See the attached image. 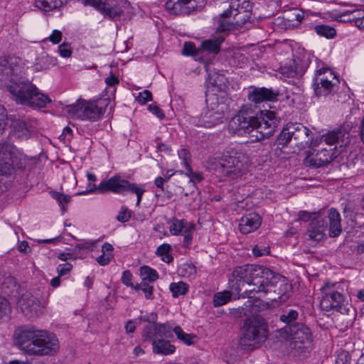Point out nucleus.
I'll use <instances>...</instances> for the list:
<instances>
[{"instance_id": "nucleus-1", "label": "nucleus", "mask_w": 364, "mask_h": 364, "mask_svg": "<svg viewBox=\"0 0 364 364\" xmlns=\"http://www.w3.org/2000/svg\"><path fill=\"white\" fill-rule=\"evenodd\" d=\"M232 277L238 284H232L233 294L243 298L257 297L256 294L266 295L273 294L271 300L284 301L289 296L287 294L289 286L285 279L270 269L257 264H246L236 267Z\"/></svg>"}, {"instance_id": "nucleus-2", "label": "nucleus", "mask_w": 364, "mask_h": 364, "mask_svg": "<svg viewBox=\"0 0 364 364\" xmlns=\"http://www.w3.org/2000/svg\"><path fill=\"white\" fill-rule=\"evenodd\" d=\"M279 120L272 111H261L259 117L244 106L229 122V129L238 135L255 133L252 136L260 141L269 138L276 130Z\"/></svg>"}, {"instance_id": "nucleus-3", "label": "nucleus", "mask_w": 364, "mask_h": 364, "mask_svg": "<svg viewBox=\"0 0 364 364\" xmlns=\"http://www.w3.org/2000/svg\"><path fill=\"white\" fill-rule=\"evenodd\" d=\"M16 344L30 355H53L59 350L57 336L46 331L37 329L33 326L20 327L15 331Z\"/></svg>"}, {"instance_id": "nucleus-4", "label": "nucleus", "mask_w": 364, "mask_h": 364, "mask_svg": "<svg viewBox=\"0 0 364 364\" xmlns=\"http://www.w3.org/2000/svg\"><path fill=\"white\" fill-rule=\"evenodd\" d=\"M6 86L18 104L36 109L46 107L52 102L47 95L40 92L38 88L29 81L16 80L8 83Z\"/></svg>"}, {"instance_id": "nucleus-5", "label": "nucleus", "mask_w": 364, "mask_h": 364, "mask_svg": "<svg viewBox=\"0 0 364 364\" xmlns=\"http://www.w3.org/2000/svg\"><path fill=\"white\" fill-rule=\"evenodd\" d=\"M26 156L14 145L0 144V193L7 188L16 169L25 167Z\"/></svg>"}, {"instance_id": "nucleus-6", "label": "nucleus", "mask_w": 364, "mask_h": 364, "mask_svg": "<svg viewBox=\"0 0 364 364\" xmlns=\"http://www.w3.org/2000/svg\"><path fill=\"white\" fill-rule=\"evenodd\" d=\"M210 166L226 179L235 180L240 178L249 167L248 158L242 152L231 151L209 161Z\"/></svg>"}, {"instance_id": "nucleus-7", "label": "nucleus", "mask_w": 364, "mask_h": 364, "mask_svg": "<svg viewBox=\"0 0 364 364\" xmlns=\"http://www.w3.org/2000/svg\"><path fill=\"white\" fill-rule=\"evenodd\" d=\"M267 333V324L264 318L258 316L248 317L241 329L239 345L243 350H253L265 342Z\"/></svg>"}, {"instance_id": "nucleus-8", "label": "nucleus", "mask_w": 364, "mask_h": 364, "mask_svg": "<svg viewBox=\"0 0 364 364\" xmlns=\"http://www.w3.org/2000/svg\"><path fill=\"white\" fill-rule=\"evenodd\" d=\"M329 225V236L338 237L342 232L341 224V215L334 208L328 210L327 217L321 215H314L309 223L307 230L309 239L318 242L326 238V230Z\"/></svg>"}, {"instance_id": "nucleus-9", "label": "nucleus", "mask_w": 364, "mask_h": 364, "mask_svg": "<svg viewBox=\"0 0 364 364\" xmlns=\"http://www.w3.org/2000/svg\"><path fill=\"white\" fill-rule=\"evenodd\" d=\"M207 106L201 114L193 118V124L198 127L211 128L224 122L225 114L229 112L228 105L218 97L206 100Z\"/></svg>"}, {"instance_id": "nucleus-10", "label": "nucleus", "mask_w": 364, "mask_h": 364, "mask_svg": "<svg viewBox=\"0 0 364 364\" xmlns=\"http://www.w3.org/2000/svg\"><path fill=\"white\" fill-rule=\"evenodd\" d=\"M311 135L312 132L300 123L288 124L280 132L277 142L282 147L290 144L291 147L301 150L310 146Z\"/></svg>"}, {"instance_id": "nucleus-11", "label": "nucleus", "mask_w": 364, "mask_h": 364, "mask_svg": "<svg viewBox=\"0 0 364 364\" xmlns=\"http://www.w3.org/2000/svg\"><path fill=\"white\" fill-rule=\"evenodd\" d=\"M109 100L100 99L92 102L77 100L75 104L66 106V111L73 119L82 120L97 121L105 112Z\"/></svg>"}, {"instance_id": "nucleus-12", "label": "nucleus", "mask_w": 364, "mask_h": 364, "mask_svg": "<svg viewBox=\"0 0 364 364\" xmlns=\"http://www.w3.org/2000/svg\"><path fill=\"white\" fill-rule=\"evenodd\" d=\"M252 6L249 1L244 0L241 4L235 3L220 14L218 20V30L220 31L231 30L234 25L242 26L251 18Z\"/></svg>"}, {"instance_id": "nucleus-13", "label": "nucleus", "mask_w": 364, "mask_h": 364, "mask_svg": "<svg viewBox=\"0 0 364 364\" xmlns=\"http://www.w3.org/2000/svg\"><path fill=\"white\" fill-rule=\"evenodd\" d=\"M95 190L101 193L107 191H112L118 194H124L128 192L135 193L137 197L136 206H139L142 196L145 192V189L142 186H139L136 183H132L120 176L115 175L108 180L102 181L97 187L95 186L93 189L80 193V194H85Z\"/></svg>"}, {"instance_id": "nucleus-14", "label": "nucleus", "mask_w": 364, "mask_h": 364, "mask_svg": "<svg viewBox=\"0 0 364 364\" xmlns=\"http://www.w3.org/2000/svg\"><path fill=\"white\" fill-rule=\"evenodd\" d=\"M336 284L326 283L322 287L323 296L320 301L321 309L328 311L333 310L342 314H348L350 306L343 294L334 289Z\"/></svg>"}, {"instance_id": "nucleus-15", "label": "nucleus", "mask_w": 364, "mask_h": 364, "mask_svg": "<svg viewBox=\"0 0 364 364\" xmlns=\"http://www.w3.org/2000/svg\"><path fill=\"white\" fill-rule=\"evenodd\" d=\"M339 80L328 68L316 70L313 81L314 93L318 97L334 94L338 89Z\"/></svg>"}, {"instance_id": "nucleus-16", "label": "nucleus", "mask_w": 364, "mask_h": 364, "mask_svg": "<svg viewBox=\"0 0 364 364\" xmlns=\"http://www.w3.org/2000/svg\"><path fill=\"white\" fill-rule=\"evenodd\" d=\"M100 11L112 20L130 19L134 14L127 0H105Z\"/></svg>"}, {"instance_id": "nucleus-17", "label": "nucleus", "mask_w": 364, "mask_h": 364, "mask_svg": "<svg viewBox=\"0 0 364 364\" xmlns=\"http://www.w3.org/2000/svg\"><path fill=\"white\" fill-rule=\"evenodd\" d=\"M205 4V0H168L165 6L171 14L188 15L202 8Z\"/></svg>"}, {"instance_id": "nucleus-18", "label": "nucleus", "mask_w": 364, "mask_h": 364, "mask_svg": "<svg viewBox=\"0 0 364 364\" xmlns=\"http://www.w3.org/2000/svg\"><path fill=\"white\" fill-rule=\"evenodd\" d=\"M286 330L287 338H289L295 343H301L304 345V348L310 347L312 342V333L310 328L304 323L299 322L294 326L288 327Z\"/></svg>"}, {"instance_id": "nucleus-19", "label": "nucleus", "mask_w": 364, "mask_h": 364, "mask_svg": "<svg viewBox=\"0 0 364 364\" xmlns=\"http://www.w3.org/2000/svg\"><path fill=\"white\" fill-rule=\"evenodd\" d=\"M169 231L173 235H183L184 236L183 245L188 247L192 240L195 225L183 219L173 218L169 222Z\"/></svg>"}, {"instance_id": "nucleus-20", "label": "nucleus", "mask_w": 364, "mask_h": 364, "mask_svg": "<svg viewBox=\"0 0 364 364\" xmlns=\"http://www.w3.org/2000/svg\"><path fill=\"white\" fill-rule=\"evenodd\" d=\"M21 73V66L14 57H9L0 60V80L4 81L6 85L17 80Z\"/></svg>"}, {"instance_id": "nucleus-21", "label": "nucleus", "mask_w": 364, "mask_h": 364, "mask_svg": "<svg viewBox=\"0 0 364 364\" xmlns=\"http://www.w3.org/2000/svg\"><path fill=\"white\" fill-rule=\"evenodd\" d=\"M18 306L23 314L33 319L43 314V307L40 301L30 294H24L18 301Z\"/></svg>"}, {"instance_id": "nucleus-22", "label": "nucleus", "mask_w": 364, "mask_h": 364, "mask_svg": "<svg viewBox=\"0 0 364 364\" xmlns=\"http://www.w3.org/2000/svg\"><path fill=\"white\" fill-rule=\"evenodd\" d=\"M248 92V100L255 104H259L265 101L277 100L278 92L266 87H251Z\"/></svg>"}, {"instance_id": "nucleus-23", "label": "nucleus", "mask_w": 364, "mask_h": 364, "mask_svg": "<svg viewBox=\"0 0 364 364\" xmlns=\"http://www.w3.org/2000/svg\"><path fill=\"white\" fill-rule=\"evenodd\" d=\"M331 150L326 148L318 150L316 153L309 154L305 159V163L309 166L320 167L328 164L335 157Z\"/></svg>"}, {"instance_id": "nucleus-24", "label": "nucleus", "mask_w": 364, "mask_h": 364, "mask_svg": "<svg viewBox=\"0 0 364 364\" xmlns=\"http://www.w3.org/2000/svg\"><path fill=\"white\" fill-rule=\"evenodd\" d=\"M306 68V63H303L299 58H296L282 66L280 74L283 77H298L304 75Z\"/></svg>"}, {"instance_id": "nucleus-25", "label": "nucleus", "mask_w": 364, "mask_h": 364, "mask_svg": "<svg viewBox=\"0 0 364 364\" xmlns=\"http://www.w3.org/2000/svg\"><path fill=\"white\" fill-rule=\"evenodd\" d=\"M350 134L344 128H339L328 132L322 136L323 141L329 145L337 144L341 148L346 147L350 143Z\"/></svg>"}, {"instance_id": "nucleus-26", "label": "nucleus", "mask_w": 364, "mask_h": 364, "mask_svg": "<svg viewBox=\"0 0 364 364\" xmlns=\"http://www.w3.org/2000/svg\"><path fill=\"white\" fill-rule=\"evenodd\" d=\"M262 218L256 213H250L240 220L239 228L242 234L250 233L259 228Z\"/></svg>"}, {"instance_id": "nucleus-27", "label": "nucleus", "mask_w": 364, "mask_h": 364, "mask_svg": "<svg viewBox=\"0 0 364 364\" xmlns=\"http://www.w3.org/2000/svg\"><path fill=\"white\" fill-rule=\"evenodd\" d=\"M204 68L208 75V82L218 90H223L227 82L225 75L220 70L212 69L211 65L205 63Z\"/></svg>"}, {"instance_id": "nucleus-28", "label": "nucleus", "mask_w": 364, "mask_h": 364, "mask_svg": "<svg viewBox=\"0 0 364 364\" xmlns=\"http://www.w3.org/2000/svg\"><path fill=\"white\" fill-rule=\"evenodd\" d=\"M299 311L295 309H285L283 311L282 314L280 315V321L285 324L281 328L282 333H285L287 331L286 330L288 327L294 326L296 323H299Z\"/></svg>"}, {"instance_id": "nucleus-29", "label": "nucleus", "mask_w": 364, "mask_h": 364, "mask_svg": "<svg viewBox=\"0 0 364 364\" xmlns=\"http://www.w3.org/2000/svg\"><path fill=\"white\" fill-rule=\"evenodd\" d=\"M11 132L13 134L20 139H28L31 133L25 122L21 120H15L11 124Z\"/></svg>"}, {"instance_id": "nucleus-30", "label": "nucleus", "mask_w": 364, "mask_h": 364, "mask_svg": "<svg viewBox=\"0 0 364 364\" xmlns=\"http://www.w3.org/2000/svg\"><path fill=\"white\" fill-rule=\"evenodd\" d=\"M152 346L154 352L157 354L169 355L175 351V347L164 339L154 341Z\"/></svg>"}, {"instance_id": "nucleus-31", "label": "nucleus", "mask_w": 364, "mask_h": 364, "mask_svg": "<svg viewBox=\"0 0 364 364\" xmlns=\"http://www.w3.org/2000/svg\"><path fill=\"white\" fill-rule=\"evenodd\" d=\"M67 0H36L35 6L44 11H50L61 7Z\"/></svg>"}, {"instance_id": "nucleus-32", "label": "nucleus", "mask_w": 364, "mask_h": 364, "mask_svg": "<svg viewBox=\"0 0 364 364\" xmlns=\"http://www.w3.org/2000/svg\"><path fill=\"white\" fill-rule=\"evenodd\" d=\"M113 250L114 248L111 244L105 243L102 246V254L96 259L98 264L101 266L107 265L114 258Z\"/></svg>"}, {"instance_id": "nucleus-33", "label": "nucleus", "mask_w": 364, "mask_h": 364, "mask_svg": "<svg viewBox=\"0 0 364 364\" xmlns=\"http://www.w3.org/2000/svg\"><path fill=\"white\" fill-rule=\"evenodd\" d=\"M223 41L224 39L222 37H217L214 38L205 40L202 41L201 47L203 50L205 51L213 53H218L220 51V46Z\"/></svg>"}, {"instance_id": "nucleus-34", "label": "nucleus", "mask_w": 364, "mask_h": 364, "mask_svg": "<svg viewBox=\"0 0 364 364\" xmlns=\"http://www.w3.org/2000/svg\"><path fill=\"white\" fill-rule=\"evenodd\" d=\"M140 276L142 279L141 282H145V283L154 282L159 278L157 272L148 266H143L140 268Z\"/></svg>"}, {"instance_id": "nucleus-35", "label": "nucleus", "mask_w": 364, "mask_h": 364, "mask_svg": "<svg viewBox=\"0 0 364 364\" xmlns=\"http://www.w3.org/2000/svg\"><path fill=\"white\" fill-rule=\"evenodd\" d=\"M144 341H157L159 339L157 324L156 323H149L146 326L142 332Z\"/></svg>"}, {"instance_id": "nucleus-36", "label": "nucleus", "mask_w": 364, "mask_h": 364, "mask_svg": "<svg viewBox=\"0 0 364 364\" xmlns=\"http://www.w3.org/2000/svg\"><path fill=\"white\" fill-rule=\"evenodd\" d=\"M171 251V245L167 243H164L158 247L156 253L158 256L161 257L162 261L166 263H170L173 260Z\"/></svg>"}, {"instance_id": "nucleus-37", "label": "nucleus", "mask_w": 364, "mask_h": 364, "mask_svg": "<svg viewBox=\"0 0 364 364\" xmlns=\"http://www.w3.org/2000/svg\"><path fill=\"white\" fill-rule=\"evenodd\" d=\"M93 245L94 243L88 242L77 244L73 250L74 258H83L86 254L92 250Z\"/></svg>"}, {"instance_id": "nucleus-38", "label": "nucleus", "mask_w": 364, "mask_h": 364, "mask_svg": "<svg viewBox=\"0 0 364 364\" xmlns=\"http://www.w3.org/2000/svg\"><path fill=\"white\" fill-rule=\"evenodd\" d=\"M188 285L183 282H173L170 284L169 289L173 297L185 295L188 291Z\"/></svg>"}, {"instance_id": "nucleus-39", "label": "nucleus", "mask_w": 364, "mask_h": 364, "mask_svg": "<svg viewBox=\"0 0 364 364\" xmlns=\"http://www.w3.org/2000/svg\"><path fill=\"white\" fill-rule=\"evenodd\" d=\"M314 29L318 35L326 38H333L336 35L335 28L328 25H317Z\"/></svg>"}, {"instance_id": "nucleus-40", "label": "nucleus", "mask_w": 364, "mask_h": 364, "mask_svg": "<svg viewBox=\"0 0 364 364\" xmlns=\"http://www.w3.org/2000/svg\"><path fill=\"white\" fill-rule=\"evenodd\" d=\"M159 339L171 338L173 337V328L168 323H156Z\"/></svg>"}, {"instance_id": "nucleus-41", "label": "nucleus", "mask_w": 364, "mask_h": 364, "mask_svg": "<svg viewBox=\"0 0 364 364\" xmlns=\"http://www.w3.org/2000/svg\"><path fill=\"white\" fill-rule=\"evenodd\" d=\"M173 332L179 340L182 341L187 345L193 344V340L196 338V336L183 332L180 326H176L173 328Z\"/></svg>"}, {"instance_id": "nucleus-42", "label": "nucleus", "mask_w": 364, "mask_h": 364, "mask_svg": "<svg viewBox=\"0 0 364 364\" xmlns=\"http://www.w3.org/2000/svg\"><path fill=\"white\" fill-rule=\"evenodd\" d=\"M50 195L53 198L57 200L59 205L61 207L63 213L65 212V205L70 201V196L68 195H65L58 191H51Z\"/></svg>"}, {"instance_id": "nucleus-43", "label": "nucleus", "mask_w": 364, "mask_h": 364, "mask_svg": "<svg viewBox=\"0 0 364 364\" xmlns=\"http://www.w3.org/2000/svg\"><path fill=\"white\" fill-rule=\"evenodd\" d=\"M231 299L230 291H223L217 293L213 298V304L215 306H220L225 304Z\"/></svg>"}, {"instance_id": "nucleus-44", "label": "nucleus", "mask_w": 364, "mask_h": 364, "mask_svg": "<svg viewBox=\"0 0 364 364\" xmlns=\"http://www.w3.org/2000/svg\"><path fill=\"white\" fill-rule=\"evenodd\" d=\"M178 155L180 159L182 160V163L186 171H189V174L192 173V168L190 165L191 161V154L186 149H181L178 151Z\"/></svg>"}, {"instance_id": "nucleus-45", "label": "nucleus", "mask_w": 364, "mask_h": 364, "mask_svg": "<svg viewBox=\"0 0 364 364\" xmlns=\"http://www.w3.org/2000/svg\"><path fill=\"white\" fill-rule=\"evenodd\" d=\"M134 289L136 290H141L144 293L146 299H154V288L152 285H150V283H145V282H141L140 284L136 285Z\"/></svg>"}, {"instance_id": "nucleus-46", "label": "nucleus", "mask_w": 364, "mask_h": 364, "mask_svg": "<svg viewBox=\"0 0 364 364\" xmlns=\"http://www.w3.org/2000/svg\"><path fill=\"white\" fill-rule=\"evenodd\" d=\"M252 252L255 257H259L269 255L270 249L268 245L259 243L253 247Z\"/></svg>"}, {"instance_id": "nucleus-47", "label": "nucleus", "mask_w": 364, "mask_h": 364, "mask_svg": "<svg viewBox=\"0 0 364 364\" xmlns=\"http://www.w3.org/2000/svg\"><path fill=\"white\" fill-rule=\"evenodd\" d=\"M336 364H350V356L348 352L342 350L336 360Z\"/></svg>"}, {"instance_id": "nucleus-48", "label": "nucleus", "mask_w": 364, "mask_h": 364, "mask_svg": "<svg viewBox=\"0 0 364 364\" xmlns=\"http://www.w3.org/2000/svg\"><path fill=\"white\" fill-rule=\"evenodd\" d=\"M152 100V95L151 92L149 90H144V91L139 93L138 96L136 97V100L140 104H145L149 101H151Z\"/></svg>"}, {"instance_id": "nucleus-49", "label": "nucleus", "mask_w": 364, "mask_h": 364, "mask_svg": "<svg viewBox=\"0 0 364 364\" xmlns=\"http://www.w3.org/2000/svg\"><path fill=\"white\" fill-rule=\"evenodd\" d=\"M196 52V48L193 43L192 42H185L183 44V48L182 50V53L184 55H194Z\"/></svg>"}, {"instance_id": "nucleus-50", "label": "nucleus", "mask_w": 364, "mask_h": 364, "mask_svg": "<svg viewBox=\"0 0 364 364\" xmlns=\"http://www.w3.org/2000/svg\"><path fill=\"white\" fill-rule=\"evenodd\" d=\"M131 218V212L125 207H122L119 211L117 219L121 223L127 222Z\"/></svg>"}, {"instance_id": "nucleus-51", "label": "nucleus", "mask_w": 364, "mask_h": 364, "mask_svg": "<svg viewBox=\"0 0 364 364\" xmlns=\"http://www.w3.org/2000/svg\"><path fill=\"white\" fill-rule=\"evenodd\" d=\"M72 268L73 264L70 263L66 262L64 264H60L57 267L58 274H59V277L66 275L71 271Z\"/></svg>"}, {"instance_id": "nucleus-52", "label": "nucleus", "mask_w": 364, "mask_h": 364, "mask_svg": "<svg viewBox=\"0 0 364 364\" xmlns=\"http://www.w3.org/2000/svg\"><path fill=\"white\" fill-rule=\"evenodd\" d=\"M132 274L129 270H125L122 272V282L127 287L134 288L135 286L132 282Z\"/></svg>"}, {"instance_id": "nucleus-53", "label": "nucleus", "mask_w": 364, "mask_h": 364, "mask_svg": "<svg viewBox=\"0 0 364 364\" xmlns=\"http://www.w3.org/2000/svg\"><path fill=\"white\" fill-rule=\"evenodd\" d=\"M355 164L353 162V161L348 159L346 163H343L341 165V169L343 171H345V170L347 168H349L351 169V171L349 173H346L345 175L348 176V177H350L353 174L355 173Z\"/></svg>"}, {"instance_id": "nucleus-54", "label": "nucleus", "mask_w": 364, "mask_h": 364, "mask_svg": "<svg viewBox=\"0 0 364 364\" xmlns=\"http://www.w3.org/2000/svg\"><path fill=\"white\" fill-rule=\"evenodd\" d=\"M77 1L81 2L85 6H87V5L92 6L99 11H100L103 4L105 1V0H77Z\"/></svg>"}, {"instance_id": "nucleus-55", "label": "nucleus", "mask_w": 364, "mask_h": 364, "mask_svg": "<svg viewBox=\"0 0 364 364\" xmlns=\"http://www.w3.org/2000/svg\"><path fill=\"white\" fill-rule=\"evenodd\" d=\"M60 55L63 58H68L71 55L72 50L69 44L63 43L58 47Z\"/></svg>"}, {"instance_id": "nucleus-56", "label": "nucleus", "mask_w": 364, "mask_h": 364, "mask_svg": "<svg viewBox=\"0 0 364 364\" xmlns=\"http://www.w3.org/2000/svg\"><path fill=\"white\" fill-rule=\"evenodd\" d=\"M6 109L4 108V107L0 105V135L2 134L6 127Z\"/></svg>"}, {"instance_id": "nucleus-57", "label": "nucleus", "mask_w": 364, "mask_h": 364, "mask_svg": "<svg viewBox=\"0 0 364 364\" xmlns=\"http://www.w3.org/2000/svg\"><path fill=\"white\" fill-rule=\"evenodd\" d=\"M314 215H318V214L316 213H309V212H306L304 210H301L298 213V218L300 220H304V221L310 220V222H311L312 218H314Z\"/></svg>"}, {"instance_id": "nucleus-58", "label": "nucleus", "mask_w": 364, "mask_h": 364, "mask_svg": "<svg viewBox=\"0 0 364 364\" xmlns=\"http://www.w3.org/2000/svg\"><path fill=\"white\" fill-rule=\"evenodd\" d=\"M62 36H63V34L60 31L54 30V31H53L50 36L48 37V39L53 43L57 44L61 41Z\"/></svg>"}, {"instance_id": "nucleus-59", "label": "nucleus", "mask_w": 364, "mask_h": 364, "mask_svg": "<svg viewBox=\"0 0 364 364\" xmlns=\"http://www.w3.org/2000/svg\"><path fill=\"white\" fill-rule=\"evenodd\" d=\"M139 320L144 322H149V323H155L157 319V314L156 313H151L150 314H146L139 316Z\"/></svg>"}, {"instance_id": "nucleus-60", "label": "nucleus", "mask_w": 364, "mask_h": 364, "mask_svg": "<svg viewBox=\"0 0 364 364\" xmlns=\"http://www.w3.org/2000/svg\"><path fill=\"white\" fill-rule=\"evenodd\" d=\"M186 175L190 178V181L193 182H200L203 179V176L200 173H195L192 171V173L189 174V171H187Z\"/></svg>"}, {"instance_id": "nucleus-61", "label": "nucleus", "mask_w": 364, "mask_h": 364, "mask_svg": "<svg viewBox=\"0 0 364 364\" xmlns=\"http://www.w3.org/2000/svg\"><path fill=\"white\" fill-rule=\"evenodd\" d=\"M105 82L109 86H114L119 83V80L112 73H111L110 75L105 78Z\"/></svg>"}, {"instance_id": "nucleus-62", "label": "nucleus", "mask_w": 364, "mask_h": 364, "mask_svg": "<svg viewBox=\"0 0 364 364\" xmlns=\"http://www.w3.org/2000/svg\"><path fill=\"white\" fill-rule=\"evenodd\" d=\"M149 109L154 114H156L158 117H163L164 114L162 110L156 105H149Z\"/></svg>"}, {"instance_id": "nucleus-63", "label": "nucleus", "mask_w": 364, "mask_h": 364, "mask_svg": "<svg viewBox=\"0 0 364 364\" xmlns=\"http://www.w3.org/2000/svg\"><path fill=\"white\" fill-rule=\"evenodd\" d=\"M18 250L20 252L28 253L31 251L28 244L26 241H22L18 247Z\"/></svg>"}, {"instance_id": "nucleus-64", "label": "nucleus", "mask_w": 364, "mask_h": 364, "mask_svg": "<svg viewBox=\"0 0 364 364\" xmlns=\"http://www.w3.org/2000/svg\"><path fill=\"white\" fill-rule=\"evenodd\" d=\"M136 329V326L134 324V322L132 321H129L127 322L126 325H125V330L127 331V333H133L134 332Z\"/></svg>"}]
</instances>
